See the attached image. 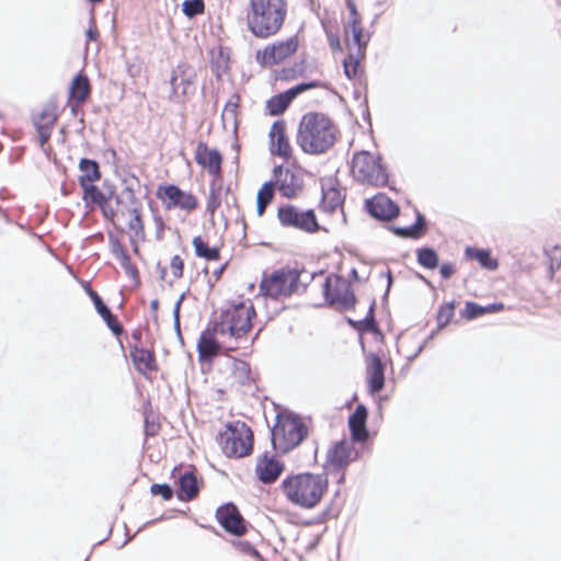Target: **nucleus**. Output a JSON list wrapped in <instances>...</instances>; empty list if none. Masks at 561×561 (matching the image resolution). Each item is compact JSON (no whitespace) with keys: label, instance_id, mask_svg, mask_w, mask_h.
<instances>
[{"label":"nucleus","instance_id":"nucleus-45","mask_svg":"<svg viewBox=\"0 0 561 561\" xmlns=\"http://www.w3.org/2000/svg\"><path fill=\"white\" fill-rule=\"evenodd\" d=\"M152 226L156 240L162 241L165 236L167 224L162 214L158 209L152 211Z\"/></svg>","mask_w":561,"mask_h":561},{"label":"nucleus","instance_id":"nucleus-51","mask_svg":"<svg viewBox=\"0 0 561 561\" xmlns=\"http://www.w3.org/2000/svg\"><path fill=\"white\" fill-rule=\"evenodd\" d=\"M358 330L362 332H378V327L374 318H367L358 323Z\"/></svg>","mask_w":561,"mask_h":561},{"label":"nucleus","instance_id":"nucleus-59","mask_svg":"<svg viewBox=\"0 0 561 561\" xmlns=\"http://www.w3.org/2000/svg\"><path fill=\"white\" fill-rule=\"evenodd\" d=\"M226 268V264L225 265H221L217 271L214 272V276L216 279H219L222 272L225 271Z\"/></svg>","mask_w":561,"mask_h":561},{"label":"nucleus","instance_id":"nucleus-12","mask_svg":"<svg viewBox=\"0 0 561 561\" xmlns=\"http://www.w3.org/2000/svg\"><path fill=\"white\" fill-rule=\"evenodd\" d=\"M301 43L302 36L298 33L287 38L275 41L259 49L255 54V60L262 67L280 65L296 55Z\"/></svg>","mask_w":561,"mask_h":561},{"label":"nucleus","instance_id":"nucleus-42","mask_svg":"<svg viewBox=\"0 0 561 561\" xmlns=\"http://www.w3.org/2000/svg\"><path fill=\"white\" fill-rule=\"evenodd\" d=\"M145 435L146 437H154L161 431L159 417L151 411L145 412Z\"/></svg>","mask_w":561,"mask_h":561},{"label":"nucleus","instance_id":"nucleus-35","mask_svg":"<svg viewBox=\"0 0 561 561\" xmlns=\"http://www.w3.org/2000/svg\"><path fill=\"white\" fill-rule=\"evenodd\" d=\"M415 221L411 226L397 225L392 227V231L401 238L419 239L421 238L426 229L425 219L417 210L413 211Z\"/></svg>","mask_w":561,"mask_h":561},{"label":"nucleus","instance_id":"nucleus-10","mask_svg":"<svg viewBox=\"0 0 561 561\" xmlns=\"http://www.w3.org/2000/svg\"><path fill=\"white\" fill-rule=\"evenodd\" d=\"M308 427L299 416L278 415L272 430V443L276 450L286 454L307 437Z\"/></svg>","mask_w":561,"mask_h":561},{"label":"nucleus","instance_id":"nucleus-27","mask_svg":"<svg viewBox=\"0 0 561 561\" xmlns=\"http://www.w3.org/2000/svg\"><path fill=\"white\" fill-rule=\"evenodd\" d=\"M81 188L82 201L84 202L85 206L91 210L99 208L105 218L107 210H110L113 205V198L115 197L113 192L107 195L102 192L95 184L81 186Z\"/></svg>","mask_w":561,"mask_h":561},{"label":"nucleus","instance_id":"nucleus-7","mask_svg":"<svg viewBox=\"0 0 561 561\" xmlns=\"http://www.w3.org/2000/svg\"><path fill=\"white\" fill-rule=\"evenodd\" d=\"M360 279L352 265H341L336 274H331L321 285L324 300L340 309H352L356 304L353 286Z\"/></svg>","mask_w":561,"mask_h":561},{"label":"nucleus","instance_id":"nucleus-60","mask_svg":"<svg viewBox=\"0 0 561 561\" xmlns=\"http://www.w3.org/2000/svg\"><path fill=\"white\" fill-rule=\"evenodd\" d=\"M560 265H561V261H560V260H553V261L551 262V265H550L551 273H553V271H554L556 268H559V267H560Z\"/></svg>","mask_w":561,"mask_h":561},{"label":"nucleus","instance_id":"nucleus-63","mask_svg":"<svg viewBox=\"0 0 561 561\" xmlns=\"http://www.w3.org/2000/svg\"><path fill=\"white\" fill-rule=\"evenodd\" d=\"M161 278H162V279H164V278H165V270H164V268H162V271H161Z\"/></svg>","mask_w":561,"mask_h":561},{"label":"nucleus","instance_id":"nucleus-24","mask_svg":"<svg viewBox=\"0 0 561 561\" xmlns=\"http://www.w3.org/2000/svg\"><path fill=\"white\" fill-rule=\"evenodd\" d=\"M216 518L220 526L232 535L241 536L247 530L244 519L233 504H226L217 508Z\"/></svg>","mask_w":561,"mask_h":561},{"label":"nucleus","instance_id":"nucleus-18","mask_svg":"<svg viewBox=\"0 0 561 561\" xmlns=\"http://www.w3.org/2000/svg\"><path fill=\"white\" fill-rule=\"evenodd\" d=\"M268 149L274 157L285 161L296 160L295 149L287 135V124L284 119L275 121L268 131Z\"/></svg>","mask_w":561,"mask_h":561},{"label":"nucleus","instance_id":"nucleus-17","mask_svg":"<svg viewBox=\"0 0 561 561\" xmlns=\"http://www.w3.org/2000/svg\"><path fill=\"white\" fill-rule=\"evenodd\" d=\"M59 114V105L56 99L48 100L37 111L32 113V123L38 134L41 147H44L49 141Z\"/></svg>","mask_w":561,"mask_h":561},{"label":"nucleus","instance_id":"nucleus-47","mask_svg":"<svg viewBox=\"0 0 561 561\" xmlns=\"http://www.w3.org/2000/svg\"><path fill=\"white\" fill-rule=\"evenodd\" d=\"M170 270L174 279H181L184 275V260L180 255H173L170 261Z\"/></svg>","mask_w":561,"mask_h":561},{"label":"nucleus","instance_id":"nucleus-5","mask_svg":"<svg viewBox=\"0 0 561 561\" xmlns=\"http://www.w3.org/2000/svg\"><path fill=\"white\" fill-rule=\"evenodd\" d=\"M286 18V0H249L247 27L257 38L266 39L278 34Z\"/></svg>","mask_w":561,"mask_h":561},{"label":"nucleus","instance_id":"nucleus-8","mask_svg":"<svg viewBox=\"0 0 561 561\" xmlns=\"http://www.w3.org/2000/svg\"><path fill=\"white\" fill-rule=\"evenodd\" d=\"M353 179L363 184L374 187L385 186L389 182L387 167L379 153L360 150L353 154L351 164Z\"/></svg>","mask_w":561,"mask_h":561},{"label":"nucleus","instance_id":"nucleus-41","mask_svg":"<svg viewBox=\"0 0 561 561\" xmlns=\"http://www.w3.org/2000/svg\"><path fill=\"white\" fill-rule=\"evenodd\" d=\"M221 199H222V188H221V186H217V187L210 186L209 195H208L207 202H206V211L211 217L215 216L217 209L220 207Z\"/></svg>","mask_w":561,"mask_h":561},{"label":"nucleus","instance_id":"nucleus-22","mask_svg":"<svg viewBox=\"0 0 561 561\" xmlns=\"http://www.w3.org/2000/svg\"><path fill=\"white\" fill-rule=\"evenodd\" d=\"M346 50V57L342 62L344 75L354 84H360L365 79L366 50L353 46H348Z\"/></svg>","mask_w":561,"mask_h":561},{"label":"nucleus","instance_id":"nucleus-21","mask_svg":"<svg viewBox=\"0 0 561 561\" xmlns=\"http://www.w3.org/2000/svg\"><path fill=\"white\" fill-rule=\"evenodd\" d=\"M316 87V82L300 83L285 92L273 95L265 102L267 114L271 116L282 115L300 93Z\"/></svg>","mask_w":561,"mask_h":561},{"label":"nucleus","instance_id":"nucleus-39","mask_svg":"<svg viewBox=\"0 0 561 561\" xmlns=\"http://www.w3.org/2000/svg\"><path fill=\"white\" fill-rule=\"evenodd\" d=\"M417 263L427 270H435L438 266L439 257L432 248H420L416 250Z\"/></svg>","mask_w":561,"mask_h":561},{"label":"nucleus","instance_id":"nucleus-53","mask_svg":"<svg viewBox=\"0 0 561 561\" xmlns=\"http://www.w3.org/2000/svg\"><path fill=\"white\" fill-rule=\"evenodd\" d=\"M439 273L444 279H449L455 273V267L451 263H444L439 268Z\"/></svg>","mask_w":561,"mask_h":561},{"label":"nucleus","instance_id":"nucleus-48","mask_svg":"<svg viewBox=\"0 0 561 561\" xmlns=\"http://www.w3.org/2000/svg\"><path fill=\"white\" fill-rule=\"evenodd\" d=\"M150 492L153 495H160L164 501H169L173 496V491L168 484H152Z\"/></svg>","mask_w":561,"mask_h":561},{"label":"nucleus","instance_id":"nucleus-19","mask_svg":"<svg viewBox=\"0 0 561 561\" xmlns=\"http://www.w3.org/2000/svg\"><path fill=\"white\" fill-rule=\"evenodd\" d=\"M194 160L209 176L216 180L222 178L224 157L218 149L209 147L205 141H198L194 150Z\"/></svg>","mask_w":561,"mask_h":561},{"label":"nucleus","instance_id":"nucleus-58","mask_svg":"<svg viewBox=\"0 0 561 561\" xmlns=\"http://www.w3.org/2000/svg\"><path fill=\"white\" fill-rule=\"evenodd\" d=\"M150 310L151 312L157 316L158 313V310H159V300L158 299H153L151 302H150Z\"/></svg>","mask_w":561,"mask_h":561},{"label":"nucleus","instance_id":"nucleus-38","mask_svg":"<svg viewBox=\"0 0 561 561\" xmlns=\"http://www.w3.org/2000/svg\"><path fill=\"white\" fill-rule=\"evenodd\" d=\"M276 187L272 181L263 183L256 195V214L262 217L265 214L266 207L273 202Z\"/></svg>","mask_w":561,"mask_h":561},{"label":"nucleus","instance_id":"nucleus-57","mask_svg":"<svg viewBox=\"0 0 561 561\" xmlns=\"http://www.w3.org/2000/svg\"><path fill=\"white\" fill-rule=\"evenodd\" d=\"M101 318L106 323L107 321L112 320L115 316L111 312V310L107 308L106 310H103V312L100 313Z\"/></svg>","mask_w":561,"mask_h":561},{"label":"nucleus","instance_id":"nucleus-31","mask_svg":"<svg viewBox=\"0 0 561 561\" xmlns=\"http://www.w3.org/2000/svg\"><path fill=\"white\" fill-rule=\"evenodd\" d=\"M344 195L336 181L328 180L322 183V198L320 209L322 211L334 214L343 208Z\"/></svg>","mask_w":561,"mask_h":561},{"label":"nucleus","instance_id":"nucleus-15","mask_svg":"<svg viewBox=\"0 0 561 561\" xmlns=\"http://www.w3.org/2000/svg\"><path fill=\"white\" fill-rule=\"evenodd\" d=\"M345 2L350 12L343 27L345 46L346 48L353 46L354 48L367 50L371 34L364 27L363 18L357 10L355 1L346 0Z\"/></svg>","mask_w":561,"mask_h":561},{"label":"nucleus","instance_id":"nucleus-20","mask_svg":"<svg viewBox=\"0 0 561 561\" xmlns=\"http://www.w3.org/2000/svg\"><path fill=\"white\" fill-rule=\"evenodd\" d=\"M226 379L230 388H250L255 383L251 366L248 362L230 356L226 366Z\"/></svg>","mask_w":561,"mask_h":561},{"label":"nucleus","instance_id":"nucleus-43","mask_svg":"<svg viewBox=\"0 0 561 561\" xmlns=\"http://www.w3.org/2000/svg\"><path fill=\"white\" fill-rule=\"evenodd\" d=\"M182 11L187 18H194L205 12L204 0H184Z\"/></svg>","mask_w":561,"mask_h":561},{"label":"nucleus","instance_id":"nucleus-28","mask_svg":"<svg viewBox=\"0 0 561 561\" xmlns=\"http://www.w3.org/2000/svg\"><path fill=\"white\" fill-rule=\"evenodd\" d=\"M366 374L369 392L381 391L385 387V364L378 354L370 353L366 356Z\"/></svg>","mask_w":561,"mask_h":561},{"label":"nucleus","instance_id":"nucleus-9","mask_svg":"<svg viewBox=\"0 0 561 561\" xmlns=\"http://www.w3.org/2000/svg\"><path fill=\"white\" fill-rule=\"evenodd\" d=\"M221 451L229 458H242L253 450L254 435L242 421L229 422L217 436Z\"/></svg>","mask_w":561,"mask_h":561},{"label":"nucleus","instance_id":"nucleus-37","mask_svg":"<svg viewBox=\"0 0 561 561\" xmlns=\"http://www.w3.org/2000/svg\"><path fill=\"white\" fill-rule=\"evenodd\" d=\"M179 499L181 501H191L198 494L197 480L194 473L185 472L179 479Z\"/></svg>","mask_w":561,"mask_h":561},{"label":"nucleus","instance_id":"nucleus-55","mask_svg":"<svg viewBox=\"0 0 561 561\" xmlns=\"http://www.w3.org/2000/svg\"><path fill=\"white\" fill-rule=\"evenodd\" d=\"M131 340L134 341V343L131 345H141V343H142V332H141V330L135 329L131 332Z\"/></svg>","mask_w":561,"mask_h":561},{"label":"nucleus","instance_id":"nucleus-26","mask_svg":"<svg viewBox=\"0 0 561 561\" xmlns=\"http://www.w3.org/2000/svg\"><path fill=\"white\" fill-rule=\"evenodd\" d=\"M91 95V84L87 75L79 72L71 81L68 92V105L76 115L79 106L84 104Z\"/></svg>","mask_w":561,"mask_h":561},{"label":"nucleus","instance_id":"nucleus-3","mask_svg":"<svg viewBox=\"0 0 561 561\" xmlns=\"http://www.w3.org/2000/svg\"><path fill=\"white\" fill-rule=\"evenodd\" d=\"M104 219L137 240H146L142 203L134 187L125 186L119 194L115 195L114 204Z\"/></svg>","mask_w":561,"mask_h":561},{"label":"nucleus","instance_id":"nucleus-52","mask_svg":"<svg viewBox=\"0 0 561 561\" xmlns=\"http://www.w3.org/2000/svg\"><path fill=\"white\" fill-rule=\"evenodd\" d=\"M106 325L112 331V333L116 336H119L124 333V328L116 316L114 318H112V320L107 321Z\"/></svg>","mask_w":561,"mask_h":561},{"label":"nucleus","instance_id":"nucleus-13","mask_svg":"<svg viewBox=\"0 0 561 561\" xmlns=\"http://www.w3.org/2000/svg\"><path fill=\"white\" fill-rule=\"evenodd\" d=\"M156 196L167 210L180 209L191 214L199 207V199L194 193L183 191L175 184H160L157 187Z\"/></svg>","mask_w":561,"mask_h":561},{"label":"nucleus","instance_id":"nucleus-54","mask_svg":"<svg viewBox=\"0 0 561 561\" xmlns=\"http://www.w3.org/2000/svg\"><path fill=\"white\" fill-rule=\"evenodd\" d=\"M85 35L89 41H96L99 38V30L94 22L91 23V25L89 26V28L85 32Z\"/></svg>","mask_w":561,"mask_h":561},{"label":"nucleus","instance_id":"nucleus-6","mask_svg":"<svg viewBox=\"0 0 561 561\" xmlns=\"http://www.w3.org/2000/svg\"><path fill=\"white\" fill-rule=\"evenodd\" d=\"M306 278L305 268L286 265L270 274H264L259 285V293L263 297L273 300H285L293 296H300L309 287Z\"/></svg>","mask_w":561,"mask_h":561},{"label":"nucleus","instance_id":"nucleus-23","mask_svg":"<svg viewBox=\"0 0 561 561\" xmlns=\"http://www.w3.org/2000/svg\"><path fill=\"white\" fill-rule=\"evenodd\" d=\"M110 248L113 256L119 262L124 268L126 276L133 282L135 287L140 286V273L135 263L131 262L130 255L125 244L117 237H110Z\"/></svg>","mask_w":561,"mask_h":561},{"label":"nucleus","instance_id":"nucleus-50","mask_svg":"<svg viewBox=\"0 0 561 561\" xmlns=\"http://www.w3.org/2000/svg\"><path fill=\"white\" fill-rule=\"evenodd\" d=\"M236 546L241 552L248 556H252L257 559L261 558L259 551L248 541H239Z\"/></svg>","mask_w":561,"mask_h":561},{"label":"nucleus","instance_id":"nucleus-2","mask_svg":"<svg viewBox=\"0 0 561 561\" xmlns=\"http://www.w3.org/2000/svg\"><path fill=\"white\" fill-rule=\"evenodd\" d=\"M339 137V127L324 113L308 112L298 123L296 142L300 150L310 156L327 153Z\"/></svg>","mask_w":561,"mask_h":561},{"label":"nucleus","instance_id":"nucleus-16","mask_svg":"<svg viewBox=\"0 0 561 561\" xmlns=\"http://www.w3.org/2000/svg\"><path fill=\"white\" fill-rule=\"evenodd\" d=\"M277 219L283 227H293L307 233L320 230L313 209L299 210L294 205H283L277 209Z\"/></svg>","mask_w":561,"mask_h":561},{"label":"nucleus","instance_id":"nucleus-44","mask_svg":"<svg viewBox=\"0 0 561 561\" xmlns=\"http://www.w3.org/2000/svg\"><path fill=\"white\" fill-rule=\"evenodd\" d=\"M491 311V307H481L476 302H467L461 314L467 320L476 319Z\"/></svg>","mask_w":561,"mask_h":561},{"label":"nucleus","instance_id":"nucleus-61","mask_svg":"<svg viewBox=\"0 0 561 561\" xmlns=\"http://www.w3.org/2000/svg\"><path fill=\"white\" fill-rule=\"evenodd\" d=\"M181 300H182V299H180V300L176 302V305H175V309H174V317H175L176 321L179 320V312H180Z\"/></svg>","mask_w":561,"mask_h":561},{"label":"nucleus","instance_id":"nucleus-64","mask_svg":"<svg viewBox=\"0 0 561 561\" xmlns=\"http://www.w3.org/2000/svg\"><path fill=\"white\" fill-rule=\"evenodd\" d=\"M492 264H493V270H494L497 266V262L493 259Z\"/></svg>","mask_w":561,"mask_h":561},{"label":"nucleus","instance_id":"nucleus-4","mask_svg":"<svg viewBox=\"0 0 561 561\" xmlns=\"http://www.w3.org/2000/svg\"><path fill=\"white\" fill-rule=\"evenodd\" d=\"M285 497L304 510L317 507L329 490L327 473L302 472L285 478L280 484Z\"/></svg>","mask_w":561,"mask_h":561},{"label":"nucleus","instance_id":"nucleus-1","mask_svg":"<svg viewBox=\"0 0 561 561\" xmlns=\"http://www.w3.org/2000/svg\"><path fill=\"white\" fill-rule=\"evenodd\" d=\"M256 311L251 299L230 302L218 320L202 332L197 342L199 362H213L219 355H228L243 347L253 328Z\"/></svg>","mask_w":561,"mask_h":561},{"label":"nucleus","instance_id":"nucleus-14","mask_svg":"<svg viewBox=\"0 0 561 561\" xmlns=\"http://www.w3.org/2000/svg\"><path fill=\"white\" fill-rule=\"evenodd\" d=\"M358 458V451L354 447V443L342 439L332 444L325 457L324 469L328 473H337V483L345 480V469L350 463Z\"/></svg>","mask_w":561,"mask_h":561},{"label":"nucleus","instance_id":"nucleus-36","mask_svg":"<svg viewBox=\"0 0 561 561\" xmlns=\"http://www.w3.org/2000/svg\"><path fill=\"white\" fill-rule=\"evenodd\" d=\"M79 170L81 172L78 178L80 187L94 184L101 179L100 167L95 160L87 158L81 159L79 162Z\"/></svg>","mask_w":561,"mask_h":561},{"label":"nucleus","instance_id":"nucleus-25","mask_svg":"<svg viewBox=\"0 0 561 561\" xmlns=\"http://www.w3.org/2000/svg\"><path fill=\"white\" fill-rule=\"evenodd\" d=\"M130 358L135 369L147 378H150L151 374L159 370L153 348H145L142 345H130Z\"/></svg>","mask_w":561,"mask_h":561},{"label":"nucleus","instance_id":"nucleus-56","mask_svg":"<svg viewBox=\"0 0 561 561\" xmlns=\"http://www.w3.org/2000/svg\"><path fill=\"white\" fill-rule=\"evenodd\" d=\"M329 42H330V46H331L332 49L341 50V42H340V38L337 36L330 37Z\"/></svg>","mask_w":561,"mask_h":561},{"label":"nucleus","instance_id":"nucleus-40","mask_svg":"<svg viewBox=\"0 0 561 561\" xmlns=\"http://www.w3.org/2000/svg\"><path fill=\"white\" fill-rule=\"evenodd\" d=\"M455 302H445L439 306L436 314L437 329L446 328L453 320L455 314Z\"/></svg>","mask_w":561,"mask_h":561},{"label":"nucleus","instance_id":"nucleus-34","mask_svg":"<svg viewBox=\"0 0 561 561\" xmlns=\"http://www.w3.org/2000/svg\"><path fill=\"white\" fill-rule=\"evenodd\" d=\"M194 253L197 257L206 261H218L221 256L220 245H209L208 241L202 236H195L192 239Z\"/></svg>","mask_w":561,"mask_h":561},{"label":"nucleus","instance_id":"nucleus-30","mask_svg":"<svg viewBox=\"0 0 561 561\" xmlns=\"http://www.w3.org/2000/svg\"><path fill=\"white\" fill-rule=\"evenodd\" d=\"M194 79L195 72L193 67L187 62L179 64L170 78L172 88L170 99H179L180 95H185L187 88L193 84Z\"/></svg>","mask_w":561,"mask_h":561},{"label":"nucleus","instance_id":"nucleus-29","mask_svg":"<svg viewBox=\"0 0 561 561\" xmlns=\"http://www.w3.org/2000/svg\"><path fill=\"white\" fill-rule=\"evenodd\" d=\"M366 207L373 217L380 220H391L399 215L398 205L385 194H377L367 199Z\"/></svg>","mask_w":561,"mask_h":561},{"label":"nucleus","instance_id":"nucleus-62","mask_svg":"<svg viewBox=\"0 0 561 561\" xmlns=\"http://www.w3.org/2000/svg\"><path fill=\"white\" fill-rule=\"evenodd\" d=\"M503 308V305H496V304H493V312L500 310Z\"/></svg>","mask_w":561,"mask_h":561},{"label":"nucleus","instance_id":"nucleus-32","mask_svg":"<svg viewBox=\"0 0 561 561\" xmlns=\"http://www.w3.org/2000/svg\"><path fill=\"white\" fill-rule=\"evenodd\" d=\"M368 411L364 404H358L348 417V427L351 431V442L365 443L369 433L366 427Z\"/></svg>","mask_w":561,"mask_h":561},{"label":"nucleus","instance_id":"nucleus-33","mask_svg":"<svg viewBox=\"0 0 561 561\" xmlns=\"http://www.w3.org/2000/svg\"><path fill=\"white\" fill-rule=\"evenodd\" d=\"M283 470V463L273 456L267 455L260 457L255 467L257 478L263 483H273L278 479Z\"/></svg>","mask_w":561,"mask_h":561},{"label":"nucleus","instance_id":"nucleus-46","mask_svg":"<svg viewBox=\"0 0 561 561\" xmlns=\"http://www.w3.org/2000/svg\"><path fill=\"white\" fill-rule=\"evenodd\" d=\"M466 254L470 260L478 261L483 267L491 266V255L486 250L467 248Z\"/></svg>","mask_w":561,"mask_h":561},{"label":"nucleus","instance_id":"nucleus-11","mask_svg":"<svg viewBox=\"0 0 561 561\" xmlns=\"http://www.w3.org/2000/svg\"><path fill=\"white\" fill-rule=\"evenodd\" d=\"M306 170L298 164L297 159L287 161L273 168L272 183L276 191L285 198L298 197L305 188Z\"/></svg>","mask_w":561,"mask_h":561},{"label":"nucleus","instance_id":"nucleus-49","mask_svg":"<svg viewBox=\"0 0 561 561\" xmlns=\"http://www.w3.org/2000/svg\"><path fill=\"white\" fill-rule=\"evenodd\" d=\"M85 290H87V294L89 295V297L91 298V300L93 301V305L98 311V313L100 314L101 312H103V310H106L107 307L104 305L102 298L99 296V294L93 290L90 285H88L85 287Z\"/></svg>","mask_w":561,"mask_h":561}]
</instances>
